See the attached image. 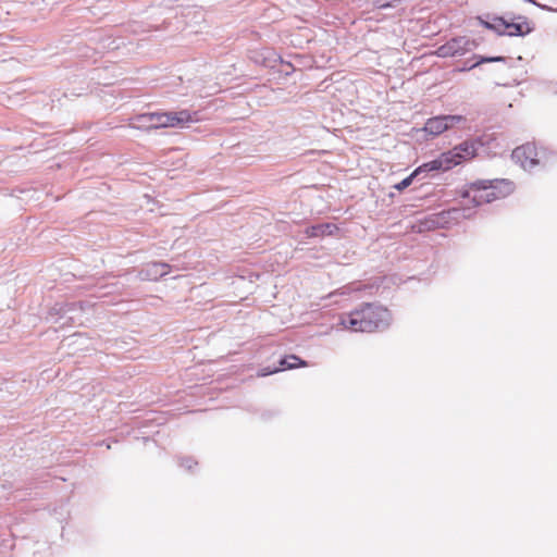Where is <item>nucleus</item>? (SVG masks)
Here are the masks:
<instances>
[{
    "instance_id": "f257e3e1",
    "label": "nucleus",
    "mask_w": 557,
    "mask_h": 557,
    "mask_svg": "<svg viewBox=\"0 0 557 557\" xmlns=\"http://www.w3.org/2000/svg\"><path fill=\"white\" fill-rule=\"evenodd\" d=\"M389 310L377 302H362L348 313L339 315L338 325L351 332L383 331L391 324Z\"/></svg>"
},
{
    "instance_id": "f03ea898",
    "label": "nucleus",
    "mask_w": 557,
    "mask_h": 557,
    "mask_svg": "<svg viewBox=\"0 0 557 557\" xmlns=\"http://www.w3.org/2000/svg\"><path fill=\"white\" fill-rule=\"evenodd\" d=\"M486 144L484 136H478L474 139H467L456 145L451 149L442 152L437 158L424 162L412 171V176H426L429 173L446 172L453 168L473 159L479 147Z\"/></svg>"
},
{
    "instance_id": "7ed1b4c3",
    "label": "nucleus",
    "mask_w": 557,
    "mask_h": 557,
    "mask_svg": "<svg viewBox=\"0 0 557 557\" xmlns=\"http://www.w3.org/2000/svg\"><path fill=\"white\" fill-rule=\"evenodd\" d=\"M515 190V184L507 178L478 180L469 184L462 197L471 200L474 207L505 198Z\"/></svg>"
},
{
    "instance_id": "20e7f679",
    "label": "nucleus",
    "mask_w": 557,
    "mask_h": 557,
    "mask_svg": "<svg viewBox=\"0 0 557 557\" xmlns=\"http://www.w3.org/2000/svg\"><path fill=\"white\" fill-rule=\"evenodd\" d=\"M512 159L525 171H532L536 165H549L557 161V152L547 148H537L534 143H527L513 149Z\"/></svg>"
},
{
    "instance_id": "39448f33",
    "label": "nucleus",
    "mask_w": 557,
    "mask_h": 557,
    "mask_svg": "<svg viewBox=\"0 0 557 557\" xmlns=\"http://www.w3.org/2000/svg\"><path fill=\"white\" fill-rule=\"evenodd\" d=\"M478 47L479 42L475 39H471L467 36H457L440 46L436 50V54L441 58L461 57Z\"/></svg>"
},
{
    "instance_id": "423d86ee",
    "label": "nucleus",
    "mask_w": 557,
    "mask_h": 557,
    "mask_svg": "<svg viewBox=\"0 0 557 557\" xmlns=\"http://www.w3.org/2000/svg\"><path fill=\"white\" fill-rule=\"evenodd\" d=\"M467 119L459 114H442L426 120L424 127L421 129L432 137L443 134L451 127L465 123Z\"/></svg>"
},
{
    "instance_id": "0eeeda50",
    "label": "nucleus",
    "mask_w": 557,
    "mask_h": 557,
    "mask_svg": "<svg viewBox=\"0 0 557 557\" xmlns=\"http://www.w3.org/2000/svg\"><path fill=\"white\" fill-rule=\"evenodd\" d=\"M521 60H522L521 57L513 60L512 58L502 57V55L485 57V55H480V54H473V57L470 60H466L463 62V66L460 69V71H462V72L471 71L484 63H503L508 69H511V67H513V64L516 62L521 61Z\"/></svg>"
},
{
    "instance_id": "6e6552de",
    "label": "nucleus",
    "mask_w": 557,
    "mask_h": 557,
    "mask_svg": "<svg viewBox=\"0 0 557 557\" xmlns=\"http://www.w3.org/2000/svg\"><path fill=\"white\" fill-rule=\"evenodd\" d=\"M198 121L197 112L188 110L168 111L166 112V127L185 128L189 127L191 123Z\"/></svg>"
},
{
    "instance_id": "1a4fd4ad",
    "label": "nucleus",
    "mask_w": 557,
    "mask_h": 557,
    "mask_svg": "<svg viewBox=\"0 0 557 557\" xmlns=\"http://www.w3.org/2000/svg\"><path fill=\"white\" fill-rule=\"evenodd\" d=\"M170 268V264L163 261L149 262L138 271V277L141 281H157L166 275Z\"/></svg>"
},
{
    "instance_id": "9d476101",
    "label": "nucleus",
    "mask_w": 557,
    "mask_h": 557,
    "mask_svg": "<svg viewBox=\"0 0 557 557\" xmlns=\"http://www.w3.org/2000/svg\"><path fill=\"white\" fill-rule=\"evenodd\" d=\"M166 112H149L136 116L137 127H145L146 129H157L166 127Z\"/></svg>"
},
{
    "instance_id": "9b49d317",
    "label": "nucleus",
    "mask_w": 557,
    "mask_h": 557,
    "mask_svg": "<svg viewBox=\"0 0 557 557\" xmlns=\"http://www.w3.org/2000/svg\"><path fill=\"white\" fill-rule=\"evenodd\" d=\"M532 30L533 27L530 26L525 16L519 15L510 20L506 18L505 35L523 37Z\"/></svg>"
},
{
    "instance_id": "f8f14e48",
    "label": "nucleus",
    "mask_w": 557,
    "mask_h": 557,
    "mask_svg": "<svg viewBox=\"0 0 557 557\" xmlns=\"http://www.w3.org/2000/svg\"><path fill=\"white\" fill-rule=\"evenodd\" d=\"M481 25L498 35H505L506 18L504 16H493L491 21L479 17Z\"/></svg>"
},
{
    "instance_id": "ddd939ff",
    "label": "nucleus",
    "mask_w": 557,
    "mask_h": 557,
    "mask_svg": "<svg viewBox=\"0 0 557 557\" xmlns=\"http://www.w3.org/2000/svg\"><path fill=\"white\" fill-rule=\"evenodd\" d=\"M307 362L296 355H287L280 359L278 367L280 371L296 369L299 367H306Z\"/></svg>"
},
{
    "instance_id": "4468645a",
    "label": "nucleus",
    "mask_w": 557,
    "mask_h": 557,
    "mask_svg": "<svg viewBox=\"0 0 557 557\" xmlns=\"http://www.w3.org/2000/svg\"><path fill=\"white\" fill-rule=\"evenodd\" d=\"M336 226L332 223H322L307 227L306 234L308 237H318L333 234Z\"/></svg>"
},
{
    "instance_id": "2eb2a0df",
    "label": "nucleus",
    "mask_w": 557,
    "mask_h": 557,
    "mask_svg": "<svg viewBox=\"0 0 557 557\" xmlns=\"http://www.w3.org/2000/svg\"><path fill=\"white\" fill-rule=\"evenodd\" d=\"M121 287L122 286L117 282L102 285V286L99 287L100 290H102L99 294V297H104V296H108L110 294L120 292Z\"/></svg>"
},
{
    "instance_id": "dca6fc26",
    "label": "nucleus",
    "mask_w": 557,
    "mask_h": 557,
    "mask_svg": "<svg viewBox=\"0 0 557 557\" xmlns=\"http://www.w3.org/2000/svg\"><path fill=\"white\" fill-rule=\"evenodd\" d=\"M414 178H417V176H412L411 173L410 175L401 180L399 183L395 184L394 188L397 189L398 191H403L412 184Z\"/></svg>"
},
{
    "instance_id": "f3484780",
    "label": "nucleus",
    "mask_w": 557,
    "mask_h": 557,
    "mask_svg": "<svg viewBox=\"0 0 557 557\" xmlns=\"http://www.w3.org/2000/svg\"><path fill=\"white\" fill-rule=\"evenodd\" d=\"M180 466L190 471L198 462L193 457H180Z\"/></svg>"
},
{
    "instance_id": "a211bd4d",
    "label": "nucleus",
    "mask_w": 557,
    "mask_h": 557,
    "mask_svg": "<svg viewBox=\"0 0 557 557\" xmlns=\"http://www.w3.org/2000/svg\"><path fill=\"white\" fill-rule=\"evenodd\" d=\"M276 372H280V368H277V367H274V368L267 367V368H263V369L260 370L259 376H268V375L274 374Z\"/></svg>"
},
{
    "instance_id": "6ab92c4d",
    "label": "nucleus",
    "mask_w": 557,
    "mask_h": 557,
    "mask_svg": "<svg viewBox=\"0 0 557 557\" xmlns=\"http://www.w3.org/2000/svg\"><path fill=\"white\" fill-rule=\"evenodd\" d=\"M376 4H377L379 8H388V7H391L389 2L383 1V0H377Z\"/></svg>"
},
{
    "instance_id": "aec40b11",
    "label": "nucleus",
    "mask_w": 557,
    "mask_h": 557,
    "mask_svg": "<svg viewBox=\"0 0 557 557\" xmlns=\"http://www.w3.org/2000/svg\"><path fill=\"white\" fill-rule=\"evenodd\" d=\"M295 69L290 63H286V71H285L286 75H289Z\"/></svg>"
},
{
    "instance_id": "412c9836",
    "label": "nucleus",
    "mask_w": 557,
    "mask_h": 557,
    "mask_svg": "<svg viewBox=\"0 0 557 557\" xmlns=\"http://www.w3.org/2000/svg\"><path fill=\"white\" fill-rule=\"evenodd\" d=\"M462 218H470L471 216V212H470V209H462V214H461Z\"/></svg>"
},
{
    "instance_id": "4be33fe9",
    "label": "nucleus",
    "mask_w": 557,
    "mask_h": 557,
    "mask_svg": "<svg viewBox=\"0 0 557 557\" xmlns=\"http://www.w3.org/2000/svg\"><path fill=\"white\" fill-rule=\"evenodd\" d=\"M270 417H271V413H269V412L262 413V419H264V420L269 419Z\"/></svg>"
},
{
    "instance_id": "5701e85b",
    "label": "nucleus",
    "mask_w": 557,
    "mask_h": 557,
    "mask_svg": "<svg viewBox=\"0 0 557 557\" xmlns=\"http://www.w3.org/2000/svg\"><path fill=\"white\" fill-rule=\"evenodd\" d=\"M497 85H499V86H509V85H511V83L504 82V83H497Z\"/></svg>"
},
{
    "instance_id": "b1692460",
    "label": "nucleus",
    "mask_w": 557,
    "mask_h": 557,
    "mask_svg": "<svg viewBox=\"0 0 557 557\" xmlns=\"http://www.w3.org/2000/svg\"><path fill=\"white\" fill-rule=\"evenodd\" d=\"M347 288H348V287H346V286H345V287H343V288H342L341 294H342V295H345V294H346V289H347Z\"/></svg>"
},
{
    "instance_id": "393cba45",
    "label": "nucleus",
    "mask_w": 557,
    "mask_h": 557,
    "mask_svg": "<svg viewBox=\"0 0 557 557\" xmlns=\"http://www.w3.org/2000/svg\"><path fill=\"white\" fill-rule=\"evenodd\" d=\"M512 83H513V85H518V84H520V82H519L517 78H513V79H512Z\"/></svg>"
},
{
    "instance_id": "a878e982",
    "label": "nucleus",
    "mask_w": 557,
    "mask_h": 557,
    "mask_svg": "<svg viewBox=\"0 0 557 557\" xmlns=\"http://www.w3.org/2000/svg\"><path fill=\"white\" fill-rule=\"evenodd\" d=\"M459 211H460L459 209H456V208H455V209H453L450 212H451V213H458Z\"/></svg>"
}]
</instances>
